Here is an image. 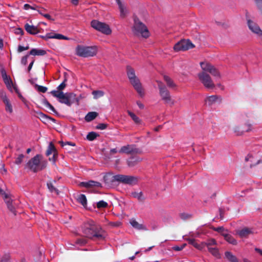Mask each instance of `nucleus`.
<instances>
[{
	"label": "nucleus",
	"instance_id": "nucleus-1",
	"mask_svg": "<svg viewBox=\"0 0 262 262\" xmlns=\"http://www.w3.org/2000/svg\"><path fill=\"white\" fill-rule=\"evenodd\" d=\"M82 232L84 236L94 240H102L104 238V232L101 227L93 221H90L83 224Z\"/></svg>",
	"mask_w": 262,
	"mask_h": 262
},
{
	"label": "nucleus",
	"instance_id": "nucleus-2",
	"mask_svg": "<svg viewBox=\"0 0 262 262\" xmlns=\"http://www.w3.org/2000/svg\"><path fill=\"white\" fill-rule=\"evenodd\" d=\"M51 94L58 99L60 103L64 104L67 106H70L73 103L78 102V99L76 98V95L73 93H66L63 92H57L55 90L52 91Z\"/></svg>",
	"mask_w": 262,
	"mask_h": 262
},
{
	"label": "nucleus",
	"instance_id": "nucleus-3",
	"mask_svg": "<svg viewBox=\"0 0 262 262\" xmlns=\"http://www.w3.org/2000/svg\"><path fill=\"white\" fill-rule=\"evenodd\" d=\"M42 158L41 155H36L27 162L26 167L34 172L43 170L47 167V161L42 160Z\"/></svg>",
	"mask_w": 262,
	"mask_h": 262
},
{
	"label": "nucleus",
	"instance_id": "nucleus-4",
	"mask_svg": "<svg viewBox=\"0 0 262 262\" xmlns=\"http://www.w3.org/2000/svg\"><path fill=\"white\" fill-rule=\"evenodd\" d=\"M126 73L130 83L137 92L141 97L144 96V90L140 80L135 75V70L130 66H128L126 67Z\"/></svg>",
	"mask_w": 262,
	"mask_h": 262
},
{
	"label": "nucleus",
	"instance_id": "nucleus-5",
	"mask_svg": "<svg viewBox=\"0 0 262 262\" xmlns=\"http://www.w3.org/2000/svg\"><path fill=\"white\" fill-rule=\"evenodd\" d=\"M76 54L80 57H93L96 55L97 51L95 46H84L78 45L76 48Z\"/></svg>",
	"mask_w": 262,
	"mask_h": 262
},
{
	"label": "nucleus",
	"instance_id": "nucleus-6",
	"mask_svg": "<svg viewBox=\"0 0 262 262\" xmlns=\"http://www.w3.org/2000/svg\"><path fill=\"white\" fill-rule=\"evenodd\" d=\"M134 21L133 31L134 33L136 35L141 34L145 38L149 37V31L146 26L137 16L134 17Z\"/></svg>",
	"mask_w": 262,
	"mask_h": 262
},
{
	"label": "nucleus",
	"instance_id": "nucleus-7",
	"mask_svg": "<svg viewBox=\"0 0 262 262\" xmlns=\"http://www.w3.org/2000/svg\"><path fill=\"white\" fill-rule=\"evenodd\" d=\"M157 83L162 100L164 101L165 104H170L171 106L173 105L174 101L171 99L169 91L162 82L157 81Z\"/></svg>",
	"mask_w": 262,
	"mask_h": 262
},
{
	"label": "nucleus",
	"instance_id": "nucleus-8",
	"mask_svg": "<svg viewBox=\"0 0 262 262\" xmlns=\"http://www.w3.org/2000/svg\"><path fill=\"white\" fill-rule=\"evenodd\" d=\"M195 47V45L193 44L189 39H182L173 47V49L176 52L185 51Z\"/></svg>",
	"mask_w": 262,
	"mask_h": 262
},
{
	"label": "nucleus",
	"instance_id": "nucleus-9",
	"mask_svg": "<svg viewBox=\"0 0 262 262\" xmlns=\"http://www.w3.org/2000/svg\"><path fill=\"white\" fill-rule=\"evenodd\" d=\"M91 26L95 29L106 35H109L112 32L111 29L108 25L97 20H93L91 21Z\"/></svg>",
	"mask_w": 262,
	"mask_h": 262
},
{
	"label": "nucleus",
	"instance_id": "nucleus-10",
	"mask_svg": "<svg viewBox=\"0 0 262 262\" xmlns=\"http://www.w3.org/2000/svg\"><path fill=\"white\" fill-rule=\"evenodd\" d=\"M120 153H124L127 155H140L142 154V151L141 149L137 148L135 144H127L125 146L121 147L120 150Z\"/></svg>",
	"mask_w": 262,
	"mask_h": 262
},
{
	"label": "nucleus",
	"instance_id": "nucleus-11",
	"mask_svg": "<svg viewBox=\"0 0 262 262\" xmlns=\"http://www.w3.org/2000/svg\"><path fill=\"white\" fill-rule=\"evenodd\" d=\"M199 77L204 86L208 89H213L215 88V84L212 80L210 76L204 72L199 74Z\"/></svg>",
	"mask_w": 262,
	"mask_h": 262
},
{
	"label": "nucleus",
	"instance_id": "nucleus-12",
	"mask_svg": "<svg viewBox=\"0 0 262 262\" xmlns=\"http://www.w3.org/2000/svg\"><path fill=\"white\" fill-rule=\"evenodd\" d=\"M118 182L124 184L134 185L138 182V178L135 176L118 174Z\"/></svg>",
	"mask_w": 262,
	"mask_h": 262
},
{
	"label": "nucleus",
	"instance_id": "nucleus-13",
	"mask_svg": "<svg viewBox=\"0 0 262 262\" xmlns=\"http://www.w3.org/2000/svg\"><path fill=\"white\" fill-rule=\"evenodd\" d=\"M254 128L251 123L249 122H246L244 125L236 126L233 127V132L237 136H241L246 132L252 131Z\"/></svg>",
	"mask_w": 262,
	"mask_h": 262
},
{
	"label": "nucleus",
	"instance_id": "nucleus-14",
	"mask_svg": "<svg viewBox=\"0 0 262 262\" xmlns=\"http://www.w3.org/2000/svg\"><path fill=\"white\" fill-rule=\"evenodd\" d=\"M118 174L113 175L111 173L105 174L103 177V180L105 185L108 186H111L115 182H118Z\"/></svg>",
	"mask_w": 262,
	"mask_h": 262
},
{
	"label": "nucleus",
	"instance_id": "nucleus-15",
	"mask_svg": "<svg viewBox=\"0 0 262 262\" xmlns=\"http://www.w3.org/2000/svg\"><path fill=\"white\" fill-rule=\"evenodd\" d=\"M247 24L249 29L252 32L258 35L259 36H262V31L255 23L250 19H248Z\"/></svg>",
	"mask_w": 262,
	"mask_h": 262
},
{
	"label": "nucleus",
	"instance_id": "nucleus-16",
	"mask_svg": "<svg viewBox=\"0 0 262 262\" xmlns=\"http://www.w3.org/2000/svg\"><path fill=\"white\" fill-rule=\"evenodd\" d=\"M142 161V159L136 155H132L126 160L127 165L129 167H133Z\"/></svg>",
	"mask_w": 262,
	"mask_h": 262
},
{
	"label": "nucleus",
	"instance_id": "nucleus-17",
	"mask_svg": "<svg viewBox=\"0 0 262 262\" xmlns=\"http://www.w3.org/2000/svg\"><path fill=\"white\" fill-rule=\"evenodd\" d=\"M1 74L4 82L7 88L12 92L13 84L11 79L7 76L6 71L3 69L1 70Z\"/></svg>",
	"mask_w": 262,
	"mask_h": 262
},
{
	"label": "nucleus",
	"instance_id": "nucleus-18",
	"mask_svg": "<svg viewBox=\"0 0 262 262\" xmlns=\"http://www.w3.org/2000/svg\"><path fill=\"white\" fill-rule=\"evenodd\" d=\"M79 186L80 187H84L86 188H89L91 187L101 188L102 187V184L100 182L93 180H90L88 182H80L79 184Z\"/></svg>",
	"mask_w": 262,
	"mask_h": 262
},
{
	"label": "nucleus",
	"instance_id": "nucleus-19",
	"mask_svg": "<svg viewBox=\"0 0 262 262\" xmlns=\"http://www.w3.org/2000/svg\"><path fill=\"white\" fill-rule=\"evenodd\" d=\"M25 29L30 34L35 35L39 33V29L33 25H30L27 23L24 26Z\"/></svg>",
	"mask_w": 262,
	"mask_h": 262
},
{
	"label": "nucleus",
	"instance_id": "nucleus-20",
	"mask_svg": "<svg viewBox=\"0 0 262 262\" xmlns=\"http://www.w3.org/2000/svg\"><path fill=\"white\" fill-rule=\"evenodd\" d=\"M206 101L208 102L209 105L215 103H221L222 101V98L219 95H211L206 98Z\"/></svg>",
	"mask_w": 262,
	"mask_h": 262
},
{
	"label": "nucleus",
	"instance_id": "nucleus-21",
	"mask_svg": "<svg viewBox=\"0 0 262 262\" xmlns=\"http://www.w3.org/2000/svg\"><path fill=\"white\" fill-rule=\"evenodd\" d=\"M1 98L3 100L4 103H5V104L6 111L7 112H9L10 114L12 113L13 112L12 106V105H11L9 100L8 99V98L6 96V95H2L1 96Z\"/></svg>",
	"mask_w": 262,
	"mask_h": 262
},
{
	"label": "nucleus",
	"instance_id": "nucleus-22",
	"mask_svg": "<svg viewBox=\"0 0 262 262\" xmlns=\"http://www.w3.org/2000/svg\"><path fill=\"white\" fill-rule=\"evenodd\" d=\"M116 1L119 7L120 17L122 18L125 17L127 14V10L126 7L122 4L121 0H116Z\"/></svg>",
	"mask_w": 262,
	"mask_h": 262
},
{
	"label": "nucleus",
	"instance_id": "nucleus-23",
	"mask_svg": "<svg viewBox=\"0 0 262 262\" xmlns=\"http://www.w3.org/2000/svg\"><path fill=\"white\" fill-rule=\"evenodd\" d=\"M236 233L241 238H246L250 234L252 233V231L250 229L248 228H244L240 230L237 231Z\"/></svg>",
	"mask_w": 262,
	"mask_h": 262
},
{
	"label": "nucleus",
	"instance_id": "nucleus-24",
	"mask_svg": "<svg viewBox=\"0 0 262 262\" xmlns=\"http://www.w3.org/2000/svg\"><path fill=\"white\" fill-rule=\"evenodd\" d=\"M129 223L135 229L140 230H146V227L142 224H139L138 222H137L134 219H132L129 221Z\"/></svg>",
	"mask_w": 262,
	"mask_h": 262
},
{
	"label": "nucleus",
	"instance_id": "nucleus-25",
	"mask_svg": "<svg viewBox=\"0 0 262 262\" xmlns=\"http://www.w3.org/2000/svg\"><path fill=\"white\" fill-rule=\"evenodd\" d=\"M222 236L224 237L225 239L229 243L233 245H236L237 244L236 240L231 235L226 233H223Z\"/></svg>",
	"mask_w": 262,
	"mask_h": 262
},
{
	"label": "nucleus",
	"instance_id": "nucleus-26",
	"mask_svg": "<svg viewBox=\"0 0 262 262\" xmlns=\"http://www.w3.org/2000/svg\"><path fill=\"white\" fill-rule=\"evenodd\" d=\"M47 54V52L42 49H32L29 52V55L33 56H43Z\"/></svg>",
	"mask_w": 262,
	"mask_h": 262
},
{
	"label": "nucleus",
	"instance_id": "nucleus-27",
	"mask_svg": "<svg viewBox=\"0 0 262 262\" xmlns=\"http://www.w3.org/2000/svg\"><path fill=\"white\" fill-rule=\"evenodd\" d=\"M5 198L7 199L6 200V203L7 205V207L8 209L14 215L16 214V210L15 209L14 207L13 206L12 204V201H10L7 197V194H5Z\"/></svg>",
	"mask_w": 262,
	"mask_h": 262
},
{
	"label": "nucleus",
	"instance_id": "nucleus-28",
	"mask_svg": "<svg viewBox=\"0 0 262 262\" xmlns=\"http://www.w3.org/2000/svg\"><path fill=\"white\" fill-rule=\"evenodd\" d=\"M98 115L96 112H91L88 113L85 117V120L87 122H90L95 119Z\"/></svg>",
	"mask_w": 262,
	"mask_h": 262
},
{
	"label": "nucleus",
	"instance_id": "nucleus-29",
	"mask_svg": "<svg viewBox=\"0 0 262 262\" xmlns=\"http://www.w3.org/2000/svg\"><path fill=\"white\" fill-rule=\"evenodd\" d=\"M163 78L164 80L166 83L167 86H168L169 88H174L176 87V84L169 76L164 75Z\"/></svg>",
	"mask_w": 262,
	"mask_h": 262
},
{
	"label": "nucleus",
	"instance_id": "nucleus-30",
	"mask_svg": "<svg viewBox=\"0 0 262 262\" xmlns=\"http://www.w3.org/2000/svg\"><path fill=\"white\" fill-rule=\"evenodd\" d=\"M225 257L230 262H238L235 256L229 251H227L225 253Z\"/></svg>",
	"mask_w": 262,
	"mask_h": 262
},
{
	"label": "nucleus",
	"instance_id": "nucleus-31",
	"mask_svg": "<svg viewBox=\"0 0 262 262\" xmlns=\"http://www.w3.org/2000/svg\"><path fill=\"white\" fill-rule=\"evenodd\" d=\"M77 201L80 203L84 207H85L87 204V199L84 194H80L77 197Z\"/></svg>",
	"mask_w": 262,
	"mask_h": 262
},
{
	"label": "nucleus",
	"instance_id": "nucleus-32",
	"mask_svg": "<svg viewBox=\"0 0 262 262\" xmlns=\"http://www.w3.org/2000/svg\"><path fill=\"white\" fill-rule=\"evenodd\" d=\"M47 38H55L58 39H68V38L60 34H54L52 35L51 33L47 34Z\"/></svg>",
	"mask_w": 262,
	"mask_h": 262
},
{
	"label": "nucleus",
	"instance_id": "nucleus-33",
	"mask_svg": "<svg viewBox=\"0 0 262 262\" xmlns=\"http://www.w3.org/2000/svg\"><path fill=\"white\" fill-rule=\"evenodd\" d=\"M127 114L128 115L132 118L133 120L134 121V122L137 124H141L142 121L141 120L137 117L134 113L130 112V111H127Z\"/></svg>",
	"mask_w": 262,
	"mask_h": 262
},
{
	"label": "nucleus",
	"instance_id": "nucleus-34",
	"mask_svg": "<svg viewBox=\"0 0 262 262\" xmlns=\"http://www.w3.org/2000/svg\"><path fill=\"white\" fill-rule=\"evenodd\" d=\"M56 152H57V151L56 150L55 147L54 145L52 142H51L49 144L48 149L46 151V155L47 156H49L51 154L53 153L54 154V153Z\"/></svg>",
	"mask_w": 262,
	"mask_h": 262
},
{
	"label": "nucleus",
	"instance_id": "nucleus-35",
	"mask_svg": "<svg viewBox=\"0 0 262 262\" xmlns=\"http://www.w3.org/2000/svg\"><path fill=\"white\" fill-rule=\"evenodd\" d=\"M42 103L53 113H57V111L55 108L49 103V102L46 99H43L42 100Z\"/></svg>",
	"mask_w": 262,
	"mask_h": 262
},
{
	"label": "nucleus",
	"instance_id": "nucleus-36",
	"mask_svg": "<svg viewBox=\"0 0 262 262\" xmlns=\"http://www.w3.org/2000/svg\"><path fill=\"white\" fill-rule=\"evenodd\" d=\"M208 250L209 252L211 253L215 257L217 258L220 257V254L219 250L216 247H209Z\"/></svg>",
	"mask_w": 262,
	"mask_h": 262
},
{
	"label": "nucleus",
	"instance_id": "nucleus-37",
	"mask_svg": "<svg viewBox=\"0 0 262 262\" xmlns=\"http://www.w3.org/2000/svg\"><path fill=\"white\" fill-rule=\"evenodd\" d=\"M213 76L220 78L221 77V75L218 70L213 66L209 69V72Z\"/></svg>",
	"mask_w": 262,
	"mask_h": 262
},
{
	"label": "nucleus",
	"instance_id": "nucleus-38",
	"mask_svg": "<svg viewBox=\"0 0 262 262\" xmlns=\"http://www.w3.org/2000/svg\"><path fill=\"white\" fill-rule=\"evenodd\" d=\"M200 66L202 69L205 72V71L209 72V69L211 68L212 65L207 62H201Z\"/></svg>",
	"mask_w": 262,
	"mask_h": 262
},
{
	"label": "nucleus",
	"instance_id": "nucleus-39",
	"mask_svg": "<svg viewBox=\"0 0 262 262\" xmlns=\"http://www.w3.org/2000/svg\"><path fill=\"white\" fill-rule=\"evenodd\" d=\"M99 135L95 132H91L88 133L86 136V139L90 141L94 140Z\"/></svg>",
	"mask_w": 262,
	"mask_h": 262
},
{
	"label": "nucleus",
	"instance_id": "nucleus-40",
	"mask_svg": "<svg viewBox=\"0 0 262 262\" xmlns=\"http://www.w3.org/2000/svg\"><path fill=\"white\" fill-rule=\"evenodd\" d=\"M132 195L134 198L138 199V200L140 201H143L144 200V198L143 197V193L142 192H133L132 193Z\"/></svg>",
	"mask_w": 262,
	"mask_h": 262
},
{
	"label": "nucleus",
	"instance_id": "nucleus-41",
	"mask_svg": "<svg viewBox=\"0 0 262 262\" xmlns=\"http://www.w3.org/2000/svg\"><path fill=\"white\" fill-rule=\"evenodd\" d=\"M94 98L97 99L101 97H102L104 93L102 91H94L92 92Z\"/></svg>",
	"mask_w": 262,
	"mask_h": 262
},
{
	"label": "nucleus",
	"instance_id": "nucleus-42",
	"mask_svg": "<svg viewBox=\"0 0 262 262\" xmlns=\"http://www.w3.org/2000/svg\"><path fill=\"white\" fill-rule=\"evenodd\" d=\"M47 186L48 189L51 192H55L56 194L59 193L58 190L53 186V184L51 182L47 183Z\"/></svg>",
	"mask_w": 262,
	"mask_h": 262
},
{
	"label": "nucleus",
	"instance_id": "nucleus-43",
	"mask_svg": "<svg viewBox=\"0 0 262 262\" xmlns=\"http://www.w3.org/2000/svg\"><path fill=\"white\" fill-rule=\"evenodd\" d=\"M107 206H108L107 203L103 200L100 201L98 202H97V207L98 209L105 208L107 207Z\"/></svg>",
	"mask_w": 262,
	"mask_h": 262
},
{
	"label": "nucleus",
	"instance_id": "nucleus-44",
	"mask_svg": "<svg viewBox=\"0 0 262 262\" xmlns=\"http://www.w3.org/2000/svg\"><path fill=\"white\" fill-rule=\"evenodd\" d=\"M11 256L9 254L6 253L1 257L0 262H10Z\"/></svg>",
	"mask_w": 262,
	"mask_h": 262
},
{
	"label": "nucleus",
	"instance_id": "nucleus-45",
	"mask_svg": "<svg viewBox=\"0 0 262 262\" xmlns=\"http://www.w3.org/2000/svg\"><path fill=\"white\" fill-rule=\"evenodd\" d=\"M67 81V78L64 77L63 81L60 83L57 87V92H62V90L66 88V82Z\"/></svg>",
	"mask_w": 262,
	"mask_h": 262
},
{
	"label": "nucleus",
	"instance_id": "nucleus-46",
	"mask_svg": "<svg viewBox=\"0 0 262 262\" xmlns=\"http://www.w3.org/2000/svg\"><path fill=\"white\" fill-rule=\"evenodd\" d=\"M35 88L37 90L38 92H41V93H45L47 92L48 89L46 86L39 85L38 84H35Z\"/></svg>",
	"mask_w": 262,
	"mask_h": 262
},
{
	"label": "nucleus",
	"instance_id": "nucleus-47",
	"mask_svg": "<svg viewBox=\"0 0 262 262\" xmlns=\"http://www.w3.org/2000/svg\"><path fill=\"white\" fill-rule=\"evenodd\" d=\"M24 157L25 156L23 154H20L18 157L16 158L15 163L17 165L20 164L23 160Z\"/></svg>",
	"mask_w": 262,
	"mask_h": 262
},
{
	"label": "nucleus",
	"instance_id": "nucleus-48",
	"mask_svg": "<svg viewBox=\"0 0 262 262\" xmlns=\"http://www.w3.org/2000/svg\"><path fill=\"white\" fill-rule=\"evenodd\" d=\"M86 243H87L86 239H85V238H83L77 239L75 242V243L77 245H79L80 246L84 245L85 244H86Z\"/></svg>",
	"mask_w": 262,
	"mask_h": 262
},
{
	"label": "nucleus",
	"instance_id": "nucleus-49",
	"mask_svg": "<svg viewBox=\"0 0 262 262\" xmlns=\"http://www.w3.org/2000/svg\"><path fill=\"white\" fill-rule=\"evenodd\" d=\"M180 217L181 219L184 221H185L187 219H190L191 215L190 214L186 213H181L180 214Z\"/></svg>",
	"mask_w": 262,
	"mask_h": 262
},
{
	"label": "nucleus",
	"instance_id": "nucleus-50",
	"mask_svg": "<svg viewBox=\"0 0 262 262\" xmlns=\"http://www.w3.org/2000/svg\"><path fill=\"white\" fill-rule=\"evenodd\" d=\"M38 8V6H36V5H33V6H31L28 4H26L24 5V9L26 10H27L29 9H31L32 10H37V8Z\"/></svg>",
	"mask_w": 262,
	"mask_h": 262
},
{
	"label": "nucleus",
	"instance_id": "nucleus-51",
	"mask_svg": "<svg viewBox=\"0 0 262 262\" xmlns=\"http://www.w3.org/2000/svg\"><path fill=\"white\" fill-rule=\"evenodd\" d=\"M108 124L106 123H99L96 126V128L97 129L103 130L107 128Z\"/></svg>",
	"mask_w": 262,
	"mask_h": 262
},
{
	"label": "nucleus",
	"instance_id": "nucleus-52",
	"mask_svg": "<svg viewBox=\"0 0 262 262\" xmlns=\"http://www.w3.org/2000/svg\"><path fill=\"white\" fill-rule=\"evenodd\" d=\"M12 88L14 89L15 92H16V93L18 95V97L23 101H24L25 100V98L23 97V96L21 95V94L20 93L18 89H17V88L15 86V85H13L12 86Z\"/></svg>",
	"mask_w": 262,
	"mask_h": 262
},
{
	"label": "nucleus",
	"instance_id": "nucleus-53",
	"mask_svg": "<svg viewBox=\"0 0 262 262\" xmlns=\"http://www.w3.org/2000/svg\"><path fill=\"white\" fill-rule=\"evenodd\" d=\"M262 15V0H254Z\"/></svg>",
	"mask_w": 262,
	"mask_h": 262
},
{
	"label": "nucleus",
	"instance_id": "nucleus-54",
	"mask_svg": "<svg viewBox=\"0 0 262 262\" xmlns=\"http://www.w3.org/2000/svg\"><path fill=\"white\" fill-rule=\"evenodd\" d=\"M216 244V241L214 239H211L208 241V242L206 243L207 247L208 249L209 248V247H212Z\"/></svg>",
	"mask_w": 262,
	"mask_h": 262
},
{
	"label": "nucleus",
	"instance_id": "nucleus-55",
	"mask_svg": "<svg viewBox=\"0 0 262 262\" xmlns=\"http://www.w3.org/2000/svg\"><path fill=\"white\" fill-rule=\"evenodd\" d=\"M59 143L60 144L61 146H65L66 145H71V146H75L76 145L75 143L72 142H64L63 141H60Z\"/></svg>",
	"mask_w": 262,
	"mask_h": 262
},
{
	"label": "nucleus",
	"instance_id": "nucleus-56",
	"mask_svg": "<svg viewBox=\"0 0 262 262\" xmlns=\"http://www.w3.org/2000/svg\"><path fill=\"white\" fill-rule=\"evenodd\" d=\"M14 33L15 34L20 35L21 36L23 35L24 34L23 30L20 28H16L14 30Z\"/></svg>",
	"mask_w": 262,
	"mask_h": 262
},
{
	"label": "nucleus",
	"instance_id": "nucleus-57",
	"mask_svg": "<svg viewBox=\"0 0 262 262\" xmlns=\"http://www.w3.org/2000/svg\"><path fill=\"white\" fill-rule=\"evenodd\" d=\"M212 229L214 231H217L219 233H221L222 235L223 233H224V231L225 230L223 227H213Z\"/></svg>",
	"mask_w": 262,
	"mask_h": 262
},
{
	"label": "nucleus",
	"instance_id": "nucleus-58",
	"mask_svg": "<svg viewBox=\"0 0 262 262\" xmlns=\"http://www.w3.org/2000/svg\"><path fill=\"white\" fill-rule=\"evenodd\" d=\"M29 53L26 55L23 56L21 59V63L24 65H26L27 63V59L29 56Z\"/></svg>",
	"mask_w": 262,
	"mask_h": 262
},
{
	"label": "nucleus",
	"instance_id": "nucleus-59",
	"mask_svg": "<svg viewBox=\"0 0 262 262\" xmlns=\"http://www.w3.org/2000/svg\"><path fill=\"white\" fill-rule=\"evenodd\" d=\"M108 225L112 227H119L121 225V223L120 222H109Z\"/></svg>",
	"mask_w": 262,
	"mask_h": 262
},
{
	"label": "nucleus",
	"instance_id": "nucleus-60",
	"mask_svg": "<svg viewBox=\"0 0 262 262\" xmlns=\"http://www.w3.org/2000/svg\"><path fill=\"white\" fill-rule=\"evenodd\" d=\"M185 245H186V244H183L182 245H181L180 246H174L172 248V249L176 251H180L182 250L185 247Z\"/></svg>",
	"mask_w": 262,
	"mask_h": 262
},
{
	"label": "nucleus",
	"instance_id": "nucleus-61",
	"mask_svg": "<svg viewBox=\"0 0 262 262\" xmlns=\"http://www.w3.org/2000/svg\"><path fill=\"white\" fill-rule=\"evenodd\" d=\"M39 115L40 116V117L42 119H44V120H48V119H51V117H48V116H47L46 115L44 114L43 113H39Z\"/></svg>",
	"mask_w": 262,
	"mask_h": 262
},
{
	"label": "nucleus",
	"instance_id": "nucleus-62",
	"mask_svg": "<svg viewBox=\"0 0 262 262\" xmlns=\"http://www.w3.org/2000/svg\"><path fill=\"white\" fill-rule=\"evenodd\" d=\"M57 158V152H56L53 154V156L52 158H49V160L50 161H52L54 163H55L56 160Z\"/></svg>",
	"mask_w": 262,
	"mask_h": 262
},
{
	"label": "nucleus",
	"instance_id": "nucleus-63",
	"mask_svg": "<svg viewBox=\"0 0 262 262\" xmlns=\"http://www.w3.org/2000/svg\"><path fill=\"white\" fill-rule=\"evenodd\" d=\"M24 51H25V47H23L21 45H19L17 49V52L20 53Z\"/></svg>",
	"mask_w": 262,
	"mask_h": 262
},
{
	"label": "nucleus",
	"instance_id": "nucleus-64",
	"mask_svg": "<svg viewBox=\"0 0 262 262\" xmlns=\"http://www.w3.org/2000/svg\"><path fill=\"white\" fill-rule=\"evenodd\" d=\"M189 243L192 244L195 248H196V242L194 239H189Z\"/></svg>",
	"mask_w": 262,
	"mask_h": 262
}]
</instances>
